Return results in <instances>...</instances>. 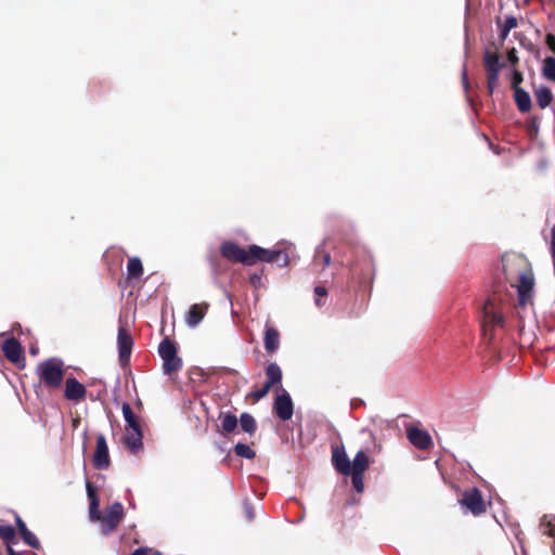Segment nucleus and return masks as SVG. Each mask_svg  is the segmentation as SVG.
Wrapping results in <instances>:
<instances>
[{
  "instance_id": "4",
  "label": "nucleus",
  "mask_w": 555,
  "mask_h": 555,
  "mask_svg": "<svg viewBox=\"0 0 555 555\" xmlns=\"http://www.w3.org/2000/svg\"><path fill=\"white\" fill-rule=\"evenodd\" d=\"M36 375L40 385L49 390H57L62 387L65 376V365L60 358H49L36 366Z\"/></svg>"
},
{
  "instance_id": "32",
  "label": "nucleus",
  "mask_w": 555,
  "mask_h": 555,
  "mask_svg": "<svg viewBox=\"0 0 555 555\" xmlns=\"http://www.w3.org/2000/svg\"><path fill=\"white\" fill-rule=\"evenodd\" d=\"M209 264L214 274L221 275L227 271V266L222 262L221 258L217 255H211L208 257Z\"/></svg>"
},
{
  "instance_id": "6",
  "label": "nucleus",
  "mask_w": 555,
  "mask_h": 555,
  "mask_svg": "<svg viewBox=\"0 0 555 555\" xmlns=\"http://www.w3.org/2000/svg\"><path fill=\"white\" fill-rule=\"evenodd\" d=\"M492 48L483 51L482 63L486 72L487 89L489 95H492L499 83L500 72L505 66L501 61L498 47L492 43Z\"/></svg>"
},
{
  "instance_id": "21",
  "label": "nucleus",
  "mask_w": 555,
  "mask_h": 555,
  "mask_svg": "<svg viewBox=\"0 0 555 555\" xmlns=\"http://www.w3.org/2000/svg\"><path fill=\"white\" fill-rule=\"evenodd\" d=\"M369 466L370 459L367 454L363 450L358 451L351 463V473L364 474Z\"/></svg>"
},
{
  "instance_id": "42",
  "label": "nucleus",
  "mask_w": 555,
  "mask_h": 555,
  "mask_svg": "<svg viewBox=\"0 0 555 555\" xmlns=\"http://www.w3.org/2000/svg\"><path fill=\"white\" fill-rule=\"evenodd\" d=\"M244 514H245V517L248 521H251L254 520L255 518V513H254V508L253 506L249 504V503H245L244 504Z\"/></svg>"
},
{
  "instance_id": "38",
  "label": "nucleus",
  "mask_w": 555,
  "mask_h": 555,
  "mask_svg": "<svg viewBox=\"0 0 555 555\" xmlns=\"http://www.w3.org/2000/svg\"><path fill=\"white\" fill-rule=\"evenodd\" d=\"M502 24L509 30L514 29L518 25V21L515 16L508 15L505 17L504 22Z\"/></svg>"
},
{
  "instance_id": "3",
  "label": "nucleus",
  "mask_w": 555,
  "mask_h": 555,
  "mask_svg": "<svg viewBox=\"0 0 555 555\" xmlns=\"http://www.w3.org/2000/svg\"><path fill=\"white\" fill-rule=\"evenodd\" d=\"M504 273L511 285L517 288L519 305L525 306L534 284L530 266L525 259L517 258L511 264H504Z\"/></svg>"
},
{
  "instance_id": "48",
  "label": "nucleus",
  "mask_w": 555,
  "mask_h": 555,
  "mask_svg": "<svg viewBox=\"0 0 555 555\" xmlns=\"http://www.w3.org/2000/svg\"><path fill=\"white\" fill-rule=\"evenodd\" d=\"M30 352H31L33 354H36V353H37V350L33 348V349H30Z\"/></svg>"
},
{
  "instance_id": "25",
  "label": "nucleus",
  "mask_w": 555,
  "mask_h": 555,
  "mask_svg": "<svg viewBox=\"0 0 555 555\" xmlns=\"http://www.w3.org/2000/svg\"><path fill=\"white\" fill-rule=\"evenodd\" d=\"M240 425L242 430L249 435H254L257 430V423L255 417L247 412L241 414Z\"/></svg>"
},
{
  "instance_id": "31",
  "label": "nucleus",
  "mask_w": 555,
  "mask_h": 555,
  "mask_svg": "<svg viewBox=\"0 0 555 555\" xmlns=\"http://www.w3.org/2000/svg\"><path fill=\"white\" fill-rule=\"evenodd\" d=\"M234 453L247 460H253L256 457V452L248 446L242 442H238L234 446Z\"/></svg>"
},
{
  "instance_id": "10",
  "label": "nucleus",
  "mask_w": 555,
  "mask_h": 555,
  "mask_svg": "<svg viewBox=\"0 0 555 555\" xmlns=\"http://www.w3.org/2000/svg\"><path fill=\"white\" fill-rule=\"evenodd\" d=\"M92 464L96 469H107L111 465L108 447L103 435L96 436V446L92 456Z\"/></svg>"
},
{
  "instance_id": "37",
  "label": "nucleus",
  "mask_w": 555,
  "mask_h": 555,
  "mask_svg": "<svg viewBox=\"0 0 555 555\" xmlns=\"http://www.w3.org/2000/svg\"><path fill=\"white\" fill-rule=\"evenodd\" d=\"M314 295H315V305L318 307H320L322 305L321 297H325L327 295V289L324 286H315Z\"/></svg>"
},
{
  "instance_id": "35",
  "label": "nucleus",
  "mask_w": 555,
  "mask_h": 555,
  "mask_svg": "<svg viewBox=\"0 0 555 555\" xmlns=\"http://www.w3.org/2000/svg\"><path fill=\"white\" fill-rule=\"evenodd\" d=\"M524 77L519 70H513L512 74V88L513 90L520 89L519 85L522 82Z\"/></svg>"
},
{
  "instance_id": "24",
  "label": "nucleus",
  "mask_w": 555,
  "mask_h": 555,
  "mask_svg": "<svg viewBox=\"0 0 555 555\" xmlns=\"http://www.w3.org/2000/svg\"><path fill=\"white\" fill-rule=\"evenodd\" d=\"M121 411L124 418L127 423V429L137 430V428H141L139 420L133 413L129 403H124L121 406Z\"/></svg>"
},
{
  "instance_id": "15",
  "label": "nucleus",
  "mask_w": 555,
  "mask_h": 555,
  "mask_svg": "<svg viewBox=\"0 0 555 555\" xmlns=\"http://www.w3.org/2000/svg\"><path fill=\"white\" fill-rule=\"evenodd\" d=\"M2 351L7 360L12 363H17L22 359L23 348L20 341L14 338H8L2 344Z\"/></svg>"
},
{
  "instance_id": "11",
  "label": "nucleus",
  "mask_w": 555,
  "mask_h": 555,
  "mask_svg": "<svg viewBox=\"0 0 555 555\" xmlns=\"http://www.w3.org/2000/svg\"><path fill=\"white\" fill-rule=\"evenodd\" d=\"M273 411L282 421H288L293 416L294 405L291 396L286 390L276 396L273 403Z\"/></svg>"
},
{
  "instance_id": "7",
  "label": "nucleus",
  "mask_w": 555,
  "mask_h": 555,
  "mask_svg": "<svg viewBox=\"0 0 555 555\" xmlns=\"http://www.w3.org/2000/svg\"><path fill=\"white\" fill-rule=\"evenodd\" d=\"M158 354L163 360V371L167 375L178 373L182 367V359L178 356L176 344L165 337L158 346Z\"/></svg>"
},
{
  "instance_id": "8",
  "label": "nucleus",
  "mask_w": 555,
  "mask_h": 555,
  "mask_svg": "<svg viewBox=\"0 0 555 555\" xmlns=\"http://www.w3.org/2000/svg\"><path fill=\"white\" fill-rule=\"evenodd\" d=\"M459 503L474 516H480L487 512V504L483 495L476 487L466 489L463 492L462 498L459 500Z\"/></svg>"
},
{
  "instance_id": "29",
  "label": "nucleus",
  "mask_w": 555,
  "mask_h": 555,
  "mask_svg": "<svg viewBox=\"0 0 555 555\" xmlns=\"http://www.w3.org/2000/svg\"><path fill=\"white\" fill-rule=\"evenodd\" d=\"M15 529L10 525H0V539L7 544V548L15 542Z\"/></svg>"
},
{
  "instance_id": "40",
  "label": "nucleus",
  "mask_w": 555,
  "mask_h": 555,
  "mask_svg": "<svg viewBox=\"0 0 555 555\" xmlns=\"http://www.w3.org/2000/svg\"><path fill=\"white\" fill-rule=\"evenodd\" d=\"M507 61L511 63L512 66H516L519 62V59L517 56V51L515 48H512L507 51Z\"/></svg>"
},
{
  "instance_id": "23",
  "label": "nucleus",
  "mask_w": 555,
  "mask_h": 555,
  "mask_svg": "<svg viewBox=\"0 0 555 555\" xmlns=\"http://www.w3.org/2000/svg\"><path fill=\"white\" fill-rule=\"evenodd\" d=\"M143 274V264L140 258L131 257L127 263V278L128 280L138 279Z\"/></svg>"
},
{
  "instance_id": "19",
  "label": "nucleus",
  "mask_w": 555,
  "mask_h": 555,
  "mask_svg": "<svg viewBox=\"0 0 555 555\" xmlns=\"http://www.w3.org/2000/svg\"><path fill=\"white\" fill-rule=\"evenodd\" d=\"M220 420V433L222 436L227 437L228 435L232 434L236 427L238 420L236 415L232 413H220L219 415Z\"/></svg>"
},
{
  "instance_id": "30",
  "label": "nucleus",
  "mask_w": 555,
  "mask_h": 555,
  "mask_svg": "<svg viewBox=\"0 0 555 555\" xmlns=\"http://www.w3.org/2000/svg\"><path fill=\"white\" fill-rule=\"evenodd\" d=\"M331 255L323 248H318L313 258L314 266H321V269L324 270L331 264Z\"/></svg>"
},
{
  "instance_id": "47",
  "label": "nucleus",
  "mask_w": 555,
  "mask_h": 555,
  "mask_svg": "<svg viewBox=\"0 0 555 555\" xmlns=\"http://www.w3.org/2000/svg\"><path fill=\"white\" fill-rule=\"evenodd\" d=\"M528 49L532 51V50H534V46H533L532 43H530V44L528 46Z\"/></svg>"
},
{
  "instance_id": "39",
  "label": "nucleus",
  "mask_w": 555,
  "mask_h": 555,
  "mask_svg": "<svg viewBox=\"0 0 555 555\" xmlns=\"http://www.w3.org/2000/svg\"><path fill=\"white\" fill-rule=\"evenodd\" d=\"M461 78H462L463 88H464L465 92L468 93V91L470 89V82H469L466 65H464V67H463L462 77Z\"/></svg>"
},
{
  "instance_id": "16",
  "label": "nucleus",
  "mask_w": 555,
  "mask_h": 555,
  "mask_svg": "<svg viewBox=\"0 0 555 555\" xmlns=\"http://www.w3.org/2000/svg\"><path fill=\"white\" fill-rule=\"evenodd\" d=\"M143 434L141 428H137V430L127 429V434L124 438L125 446L127 449L133 453L138 454L143 449Z\"/></svg>"
},
{
  "instance_id": "9",
  "label": "nucleus",
  "mask_w": 555,
  "mask_h": 555,
  "mask_svg": "<svg viewBox=\"0 0 555 555\" xmlns=\"http://www.w3.org/2000/svg\"><path fill=\"white\" fill-rule=\"evenodd\" d=\"M117 346L119 364L120 366L126 367L130 362V356L133 347V338L130 332L124 326H120L118 328Z\"/></svg>"
},
{
  "instance_id": "34",
  "label": "nucleus",
  "mask_w": 555,
  "mask_h": 555,
  "mask_svg": "<svg viewBox=\"0 0 555 555\" xmlns=\"http://www.w3.org/2000/svg\"><path fill=\"white\" fill-rule=\"evenodd\" d=\"M541 528L543 530V533L548 537H555V527L550 520H546V517L544 516L541 521Z\"/></svg>"
},
{
  "instance_id": "5",
  "label": "nucleus",
  "mask_w": 555,
  "mask_h": 555,
  "mask_svg": "<svg viewBox=\"0 0 555 555\" xmlns=\"http://www.w3.org/2000/svg\"><path fill=\"white\" fill-rule=\"evenodd\" d=\"M503 299L498 295L496 292H493L482 306V331L485 335L490 333V339L492 338V330L496 326H503L504 317H503Z\"/></svg>"
},
{
  "instance_id": "17",
  "label": "nucleus",
  "mask_w": 555,
  "mask_h": 555,
  "mask_svg": "<svg viewBox=\"0 0 555 555\" xmlns=\"http://www.w3.org/2000/svg\"><path fill=\"white\" fill-rule=\"evenodd\" d=\"M209 305L207 302L194 304L190 307L185 321L189 326L194 327L204 319Z\"/></svg>"
},
{
  "instance_id": "46",
  "label": "nucleus",
  "mask_w": 555,
  "mask_h": 555,
  "mask_svg": "<svg viewBox=\"0 0 555 555\" xmlns=\"http://www.w3.org/2000/svg\"><path fill=\"white\" fill-rule=\"evenodd\" d=\"M8 555H20L16 551L12 548V546H9L7 548Z\"/></svg>"
},
{
  "instance_id": "20",
  "label": "nucleus",
  "mask_w": 555,
  "mask_h": 555,
  "mask_svg": "<svg viewBox=\"0 0 555 555\" xmlns=\"http://www.w3.org/2000/svg\"><path fill=\"white\" fill-rule=\"evenodd\" d=\"M280 345V333L274 327H268L264 333V348L269 353L278 350Z\"/></svg>"
},
{
  "instance_id": "45",
  "label": "nucleus",
  "mask_w": 555,
  "mask_h": 555,
  "mask_svg": "<svg viewBox=\"0 0 555 555\" xmlns=\"http://www.w3.org/2000/svg\"><path fill=\"white\" fill-rule=\"evenodd\" d=\"M273 386H274V385H272L271 383L266 382V383L263 384V386H262L260 389H261V391L264 393V396H267V395H268V392L270 391V389H271Z\"/></svg>"
},
{
  "instance_id": "13",
  "label": "nucleus",
  "mask_w": 555,
  "mask_h": 555,
  "mask_svg": "<svg viewBox=\"0 0 555 555\" xmlns=\"http://www.w3.org/2000/svg\"><path fill=\"white\" fill-rule=\"evenodd\" d=\"M406 436L410 442L420 450H428L433 446L431 437L426 430L409 427Z\"/></svg>"
},
{
  "instance_id": "36",
  "label": "nucleus",
  "mask_w": 555,
  "mask_h": 555,
  "mask_svg": "<svg viewBox=\"0 0 555 555\" xmlns=\"http://www.w3.org/2000/svg\"><path fill=\"white\" fill-rule=\"evenodd\" d=\"M131 555H162V553L150 547H139L134 550Z\"/></svg>"
},
{
  "instance_id": "12",
  "label": "nucleus",
  "mask_w": 555,
  "mask_h": 555,
  "mask_svg": "<svg viewBox=\"0 0 555 555\" xmlns=\"http://www.w3.org/2000/svg\"><path fill=\"white\" fill-rule=\"evenodd\" d=\"M87 389L85 385L78 382L75 377H68L65 380L64 397L68 401L80 402L85 400Z\"/></svg>"
},
{
  "instance_id": "2",
  "label": "nucleus",
  "mask_w": 555,
  "mask_h": 555,
  "mask_svg": "<svg viewBox=\"0 0 555 555\" xmlns=\"http://www.w3.org/2000/svg\"><path fill=\"white\" fill-rule=\"evenodd\" d=\"M87 495L89 499V517L91 521L100 522L103 534L108 535L114 532L124 519V506L119 502L111 504L104 513L100 511V499L94 485L86 481Z\"/></svg>"
},
{
  "instance_id": "28",
  "label": "nucleus",
  "mask_w": 555,
  "mask_h": 555,
  "mask_svg": "<svg viewBox=\"0 0 555 555\" xmlns=\"http://www.w3.org/2000/svg\"><path fill=\"white\" fill-rule=\"evenodd\" d=\"M542 75L550 81L555 82V57L546 56L543 61Z\"/></svg>"
},
{
  "instance_id": "1",
  "label": "nucleus",
  "mask_w": 555,
  "mask_h": 555,
  "mask_svg": "<svg viewBox=\"0 0 555 555\" xmlns=\"http://www.w3.org/2000/svg\"><path fill=\"white\" fill-rule=\"evenodd\" d=\"M220 255L228 261L244 266H253L257 262H276L279 266L285 267L289 262V257L285 250L267 249L258 245H249L245 249L232 241L222 242Z\"/></svg>"
},
{
  "instance_id": "18",
  "label": "nucleus",
  "mask_w": 555,
  "mask_h": 555,
  "mask_svg": "<svg viewBox=\"0 0 555 555\" xmlns=\"http://www.w3.org/2000/svg\"><path fill=\"white\" fill-rule=\"evenodd\" d=\"M15 525L23 541L30 547L39 548V540L31 531L28 530L26 524L18 515L15 516Z\"/></svg>"
},
{
  "instance_id": "41",
  "label": "nucleus",
  "mask_w": 555,
  "mask_h": 555,
  "mask_svg": "<svg viewBox=\"0 0 555 555\" xmlns=\"http://www.w3.org/2000/svg\"><path fill=\"white\" fill-rule=\"evenodd\" d=\"M496 25H498V26H499V28H500V38H501V40H502V41H504V40L507 38V36H508V34H509V31H511V30H509V29H507V28L502 24L501 18H496Z\"/></svg>"
},
{
  "instance_id": "27",
  "label": "nucleus",
  "mask_w": 555,
  "mask_h": 555,
  "mask_svg": "<svg viewBox=\"0 0 555 555\" xmlns=\"http://www.w3.org/2000/svg\"><path fill=\"white\" fill-rule=\"evenodd\" d=\"M267 380L272 385L280 384L282 380V371L276 363H270L266 369Z\"/></svg>"
},
{
  "instance_id": "43",
  "label": "nucleus",
  "mask_w": 555,
  "mask_h": 555,
  "mask_svg": "<svg viewBox=\"0 0 555 555\" xmlns=\"http://www.w3.org/2000/svg\"><path fill=\"white\" fill-rule=\"evenodd\" d=\"M545 43L548 49L555 54V36L548 33L545 37Z\"/></svg>"
},
{
  "instance_id": "14",
  "label": "nucleus",
  "mask_w": 555,
  "mask_h": 555,
  "mask_svg": "<svg viewBox=\"0 0 555 555\" xmlns=\"http://www.w3.org/2000/svg\"><path fill=\"white\" fill-rule=\"evenodd\" d=\"M332 463L339 474L345 476L350 475L351 462L348 459L344 447L332 448Z\"/></svg>"
},
{
  "instance_id": "22",
  "label": "nucleus",
  "mask_w": 555,
  "mask_h": 555,
  "mask_svg": "<svg viewBox=\"0 0 555 555\" xmlns=\"http://www.w3.org/2000/svg\"><path fill=\"white\" fill-rule=\"evenodd\" d=\"M514 99L518 109L527 113L531 109V99L529 93L522 88L514 90Z\"/></svg>"
},
{
  "instance_id": "33",
  "label": "nucleus",
  "mask_w": 555,
  "mask_h": 555,
  "mask_svg": "<svg viewBox=\"0 0 555 555\" xmlns=\"http://www.w3.org/2000/svg\"><path fill=\"white\" fill-rule=\"evenodd\" d=\"M350 475L352 487L358 493H362L364 491V474L350 473Z\"/></svg>"
},
{
  "instance_id": "26",
  "label": "nucleus",
  "mask_w": 555,
  "mask_h": 555,
  "mask_svg": "<svg viewBox=\"0 0 555 555\" xmlns=\"http://www.w3.org/2000/svg\"><path fill=\"white\" fill-rule=\"evenodd\" d=\"M535 98H537L538 105L541 108H545L552 103L553 93L550 88L541 87L540 89H538L535 91Z\"/></svg>"
},
{
  "instance_id": "44",
  "label": "nucleus",
  "mask_w": 555,
  "mask_h": 555,
  "mask_svg": "<svg viewBox=\"0 0 555 555\" xmlns=\"http://www.w3.org/2000/svg\"><path fill=\"white\" fill-rule=\"evenodd\" d=\"M264 393L261 391V389H256L251 391L247 398H251L255 402L259 401L260 399L264 398Z\"/></svg>"
}]
</instances>
